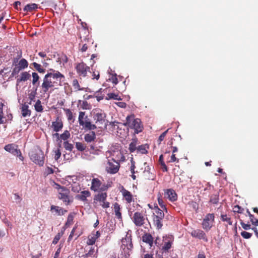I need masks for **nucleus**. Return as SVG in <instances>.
Segmentation results:
<instances>
[{"mask_svg":"<svg viewBox=\"0 0 258 258\" xmlns=\"http://www.w3.org/2000/svg\"><path fill=\"white\" fill-rule=\"evenodd\" d=\"M50 72L46 74L43 79V83L40 87L43 94L47 93L49 89L56 87V81H52V79L57 80L61 77L60 73L53 69L50 70Z\"/></svg>","mask_w":258,"mask_h":258,"instance_id":"nucleus-1","label":"nucleus"},{"mask_svg":"<svg viewBox=\"0 0 258 258\" xmlns=\"http://www.w3.org/2000/svg\"><path fill=\"white\" fill-rule=\"evenodd\" d=\"M117 156L118 158H116V161L114 159L108 160L105 167V170L108 173L113 174L116 173L120 168V161H124L125 157L120 152H117Z\"/></svg>","mask_w":258,"mask_h":258,"instance_id":"nucleus-2","label":"nucleus"},{"mask_svg":"<svg viewBox=\"0 0 258 258\" xmlns=\"http://www.w3.org/2000/svg\"><path fill=\"white\" fill-rule=\"evenodd\" d=\"M149 206L154 211L153 215V225L157 229H161L165 216L163 211L159 209L157 204H154L153 208L151 207L150 205H149Z\"/></svg>","mask_w":258,"mask_h":258,"instance_id":"nucleus-3","label":"nucleus"},{"mask_svg":"<svg viewBox=\"0 0 258 258\" xmlns=\"http://www.w3.org/2000/svg\"><path fill=\"white\" fill-rule=\"evenodd\" d=\"M125 125L130 128L134 129L135 133L138 134L142 132L143 125L139 118H135L134 115H128L126 117Z\"/></svg>","mask_w":258,"mask_h":258,"instance_id":"nucleus-4","label":"nucleus"},{"mask_svg":"<svg viewBox=\"0 0 258 258\" xmlns=\"http://www.w3.org/2000/svg\"><path fill=\"white\" fill-rule=\"evenodd\" d=\"M107 194L106 192H99L94 196L93 205L95 208L101 206L103 209H107L110 207V203L107 201Z\"/></svg>","mask_w":258,"mask_h":258,"instance_id":"nucleus-5","label":"nucleus"},{"mask_svg":"<svg viewBox=\"0 0 258 258\" xmlns=\"http://www.w3.org/2000/svg\"><path fill=\"white\" fill-rule=\"evenodd\" d=\"M85 112L80 111L79 112L78 121L79 124L83 126L85 130L92 131L96 129V126L91 123L87 116H85Z\"/></svg>","mask_w":258,"mask_h":258,"instance_id":"nucleus-6","label":"nucleus"},{"mask_svg":"<svg viewBox=\"0 0 258 258\" xmlns=\"http://www.w3.org/2000/svg\"><path fill=\"white\" fill-rule=\"evenodd\" d=\"M109 187L110 185L102 183L98 178H93L91 180L90 189L92 191L102 192L107 190Z\"/></svg>","mask_w":258,"mask_h":258,"instance_id":"nucleus-7","label":"nucleus"},{"mask_svg":"<svg viewBox=\"0 0 258 258\" xmlns=\"http://www.w3.org/2000/svg\"><path fill=\"white\" fill-rule=\"evenodd\" d=\"M30 159L35 164H38L40 166H42L44 165V153L43 152L39 149L32 151L29 154Z\"/></svg>","mask_w":258,"mask_h":258,"instance_id":"nucleus-8","label":"nucleus"},{"mask_svg":"<svg viewBox=\"0 0 258 258\" xmlns=\"http://www.w3.org/2000/svg\"><path fill=\"white\" fill-rule=\"evenodd\" d=\"M134 224L138 227L143 226L146 221H148L147 215L142 212H136L132 218Z\"/></svg>","mask_w":258,"mask_h":258,"instance_id":"nucleus-9","label":"nucleus"},{"mask_svg":"<svg viewBox=\"0 0 258 258\" xmlns=\"http://www.w3.org/2000/svg\"><path fill=\"white\" fill-rule=\"evenodd\" d=\"M215 222V215L214 214H207L203 219L202 225L203 228L207 231L210 230Z\"/></svg>","mask_w":258,"mask_h":258,"instance_id":"nucleus-10","label":"nucleus"},{"mask_svg":"<svg viewBox=\"0 0 258 258\" xmlns=\"http://www.w3.org/2000/svg\"><path fill=\"white\" fill-rule=\"evenodd\" d=\"M106 117V114L101 111L94 114L93 119L95 123L94 124L96 126V127L98 126L99 128H102V125L105 124Z\"/></svg>","mask_w":258,"mask_h":258,"instance_id":"nucleus-11","label":"nucleus"},{"mask_svg":"<svg viewBox=\"0 0 258 258\" xmlns=\"http://www.w3.org/2000/svg\"><path fill=\"white\" fill-rule=\"evenodd\" d=\"M75 69L77 74L83 77L87 76L88 72H90V67L87 66L84 62H81L76 64Z\"/></svg>","mask_w":258,"mask_h":258,"instance_id":"nucleus-12","label":"nucleus"},{"mask_svg":"<svg viewBox=\"0 0 258 258\" xmlns=\"http://www.w3.org/2000/svg\"><path fill=\"white\" fill-rule=\"evenodd\" d=\"M70 190L67 187H62L58 191V198L63 201L66 205H69L71 201L70 200Z\"/></svg>","mask_w":258,"mask_h":258,"instance_id":"nucleus-13","label":"nucleus"},{"mask_svg":"<svg viewBox=\"0 0 258 258\" xmlns=\"http://www.w3.org/2000/svg\"><path fill=\"white\" fill-rule=\"evenodd\" d=\"M5 150L14 155L20 156L22 157L21 160H23V157L21 156V152L19 149H17V146L14 144H10L5 146Z\"/></svg>","mask_w":258,"mask_h":258,"instance_id":"nucleus-14","label":"nucleus"},{"mask_svg":"<svg viewBox=\"0 0 258 258\" xmlns=\"http://www.w3.org/2000/svg\"><path fill=\"white\" fill-rule=\"evenodd\" d=\"M63 126V123L62 119L59 117H57L55 120L52 122L50 127L53 132H58L61 130Z\"/></svg>","mask_w":258,"mask_h":258,"instance_id":"nucleus-15","label":"nucleus"},{"mask_svg":"<svg viewBox=\"0 0 258 258\" xmlns=\"http://www.w3.org/2000/svg\"><path fill=\"white\" fill-rule=\"evenodd\" d=\"M93 44L92 40L88 37V36L85 38L83 40H81V42L79 43V48L81 47L80 50L83 52L87 50L89 46Z\"/></svg>","mask_w":258,"mask_h":258,"instance_id":"nucleus-16","label":"nucleus"},{"mask_svg":"<svg viewBox=\"0 0 258 258\" xmlns=\"http://www.w3.org/2000/svg\"><path fill=\"white\" fill-rule=\"evenodd\" d=\"M121 242L122 246H124L123 249H125V247H126L127 251V252L129 253L130 251L133 248V244L132 241L131 235H126L125 237L123 238L121 240Z\"/></svg>","mask_w":258,"mask_h":258,"instance_id":"nucleus-17","label":"nucleus"},{"mask_svg":"<svg viewBox=\"0 0 258 258\" xmlns=\"http://www.w3.org/2000/svg\"><path fill=\"white\" fill-rule=\"evenodd\" d=\"M190 235L195 238H197L199 239H203L205 241H208V238L206 236L205 233L201 229H196L192 230L190 232Z\"/></svg>","mask_w":258,"mask_h":258,"instance_id":"nucleus-18","label":"nucleus"},{"mask_svg":"<svg viewBox=\"0 0 258 258\" xmlns=\"http://www.w3.org/2000/svg\"><path fill=\"white\" fill-rule=\"evenodd\" d=\"M120 192L127 203H131L134 200V198L131 192L126 190L123 186L121 187Z\"/></svg>","mask_w":258,"mask_h":258,"instance_id":"nucleus-19","label":"nucleus"},{"mask_svg":"<svg viewBox=\"0 0 258 258\" xmlns=\"http://www.w3.org/2000/svg\"><path fill=\"white\" fill-rule=\"evenodd\" d=\"M165 197L171 202L176 201L177 199V195L173 189H167L165 191Z\"/></svg>","mask_w":258,"mask_h":258,"instance_id":"nucleus-20","label":"nucleus"},{"mask_svg":"<svg viewBox=\"0 0 258 258\" xmlns=\"http://www.w3.org/2000/svg\"><path fill=\"white\" fill-rule=\"evenodd\" d=\"M50 211L51 213H55V215L57 216H62L66 213L68 211L59 206L51 205L50 206Z\"/></svg>","mask_w":258,"mask_h":258,"instance_id":"nucleus-21","label":"nucleus"},{"mask_svg":"<svg viewBox=\"0 0 258 258\" xmlns=\"http://www.w3.org/2000/svg\"><path fill=\"white\" fill-rule=\"evenodd\" d=\"M113 208L116 218L119 220H122V217L120 205L118 203H114L113 204Z\"/></svg>","mask_w":258,"mask_h":258,"instance_id":"nucleus-22","label":"nucleus"},{"mask_svg":"<svg viewBox=\"0 0 258 258\" xmlns=\"http://www.w3.org/2000/svg\"><path fill=\"white\" fill-rule=\"evenodd\" d=\"M142 240L143 242L148 244L150 247L153 246L154 238L151 234L149 233L144 234L142 236Z\"/></svg>","mask_w":258,"mask_h":258,"instance_id":"nucleus-23","label":"nucleus"},{"mask_svg":"<svg viewBox=\"0 0 258 258\" xmlns=\"http://www.w3.org/2000/svg\"><path fill=\"white\" fill-rule=\"evenodd\" d=\"M96 134L95 132L91 131L84 136L85 141L87 143H93L96 139Z\"/></svg>","mask_w":258,"mask_h":258,"instance_id":"nucleus-24","label":"nucleus"},{"mask_svg":"<svg viewBox=\"0 0 258 258\" xmlns=\"http://www.w3.org/2000/svg\"><path fill=\"white\" fill-rule=\"evenodd\" d=\"M100 236V233L99 231L95 232V234H92L91 235L88 236V239L87 241L88 245H93L95 243V241L97 238Z\"/></svg>","mask_w":258,"mask_h":258,"instance_id":"nucleus-25","label":"nucleus"},{"mask_svg":"<svg viewBox=\"0 0 258 258\" xmlns=\"http://www.w3.org/2000/svg\"><path fill=\"white\" fill-rule=\"evenodd\" d=\"M90 196L91 193L89 190H83L80 194L76 196V198L80 201L85 202L87 201V198Z\"/></svg>","mask_w":258,"mask_h":258,"instance_id":"nucleus-26","label":"nucleus"},{"mask_svg":"<svg viewBox=\"0 0 258 258\" xmlns=\"http://www.w3.org/2000/svg\"><path fill=\"white\" fill-rule=\"evenodd\" d=\"M21 110L22 116L25 117L31 115V111L29 109V106L26 103L22 104Z\"/></svg>","mask_w":258,"mask_h":258,"instance_id":"nucleus-27","label":"nucleus"},{"mask_svg":"<svg viewBox=\"0 0 258 258\" xmlns=\"http://www.w3.org/2000/svg\"><path fill=\"white\" fill-rule=\"evenodd\" d=\"M30 77L31 75L28 72H23L21 74L20 78H18L17 81L18 83L26 81L30 79Z\"/></svg>","mask_w":258,"mask_h":258,"instance_id":"nucleus-28","label":"nucleus"},{"mask_svg":"<svg viewBox=\"0 0 258 258\" xmlns=\"http://www.w3.org/2000/svg\"><path fill=\"white\" fill-rule=\"evenodd\" d=\"M38 8L37 5L36 4H28L23 9V11L25 12H31Z\"/></svg>","mask_w":258,"mask_h":258,"instance_id":"nucleus-29","label":"nucleus"},{"mask_svg":"<svg viewBox=\"0 0 258 258\" xmlns=\"http://www.w3.org/2000/svg\"><path fill=\"white\" fill-rule=\"evenodd\" d=\"M75 214H76L75 213H70L69 214L68 218H67V222H66L65 225H64L65 227H68L70 225H71V224H73L74 216H75Z\"/></svg>","mask_w":258,"mask_h":258,"instance_id":"nucleus-30","label":"nucleus"},{"mask_svg":"<svg viewBox=\"0 0 258 258\" xmlns=\"http://www.w3.org/2000/svg\"><path fill=\"white\" fill-rule=\"evenodd\" d=\"M131 166L130 167V171L132 173L131 177L133 180H135L136 179V176L135 175V173L137 171H135L136 166H135V161L133 160V158L131 160Z\"/></svg>","mask_w":258,"mask_h":258,"instance_id":"nucleus-31","label":"nucleus"},{"mask_svg":"<svg viewBox=\"0 0 258 258\" xmlns=\"http://www.w3.org/2000/svg\"><path fill=\"white\" fill-rule=\"evenodd\" d=\"M16 64L22 70H24L28 67V62L26 59L22 58L18 62V63Z\"/></svg>","mask_w":258,"mask_h":258,"instance_id":"nucleus-32","label":"nucleus"},{"mask_svg":"<svg viewBox=\"0 0 258 258\" xmlns=\"http://www.w3.org/2000/svg\"><path fill=\"white\" fill-rule=\"evenodd\" d=\"M219 193L213 194L210 197V202L213 204H217L219 202Z\"/></svg>","mask_w":258,"mask_h":258,"instance_id":"nucleus-33","label":"nucleus"},{"mask_svg":"<svg viewBox=\"0 0 258 258\" xmlns=\"http://www.w3.org/2000/svg\"><path fill=\"white\" fill-rule=\"evenodd\" d=\"M172 242L170 240L165 241L164 244L162 247V250L164 252H168L171 248Z\"/></svg>","mask_w":258,"mask_h":258,"instance_id":"nucleus-34","label":"nucleus"},{"mask_svg":"<svg viewBox=\"0 0 258 258\" xmlns=\"http://www.w3.org/2000/svg\"><path fill=\"white\" fill-rule=\"evenodd\" d=\"M35 110L38 112H42L43 110V107L41 104V102L40 100H37L35 104L34 105Z\"/></svg>","mask_w":258,"mask_h":258,"instance_id":"nucleus-35","label":"nucleus"},{"mask_svg":"<svg viewBox=\"0 0 258 258\" xmlns=\"http://www.w3.org/2000/svg\"><path fill=\"white\" fill-rule=\"evenodd\" d=\"M137 143V140L136 139H134L130 144L128 149L131 153H133L134 151H135L136 150H137L138 147H136Z\"/></svg>","mask_w":258,"mask_h":258,"instance_id":"nucleus-36","label":"nucleus"},{"mask_svg":"<svg viewBox=\"0 0 258 258\" xmlns=\"http://www.w3.org/2000/svg\"><path fill=\"white\" fill-rule=\"evenodd\" d=\"M63 110L65 112L68 120L69 121L73 120V121L74 120V119L72 111L70 109L68 108H63Z\"/></svg>","mask_w":258,"mask_h":258,"instance_id":"nucleus-37","label":"nucleus"},{"mask_svg":"<svg viewBox=\"0 0 258 258\" xmlns=\"http://www.w3.org/2000/svg\"><path fill=\"white\" fill-rule=\"evenodd\" d=\"M64 230H65V227L63 228V230H62L60 232L58 233L55 236V237L53 238V241H52V243L53 244H56L58 242V241L60 239V237L64 234Z\"/></svg>","mask_w":258,"mask_h":258,"instance_id":"nucleus-38","label":"nucleus"},{"mask_svg":"<svg viewBox=\"0 0 258 258\" xmlns=\"http://www.w3.org/2000/svg\"><path fill=\"white\" fill-rule=\"evenodd\" d=\"M72 85L75 91H80L83 90V88H81L80 87V86L77 79H75L73 80L72 82Z\"/></svg>","mask_w":258,"mask_h":258,"instance_id":"nucleus-39","label":"nucleus"},{"mask_svg":"<svg viewBox=\"0 0 258 258\" xmlns=\"http://www.w3.org/2000/svg\"><path fill=\"white\" fill-rule=\"evenodd\" d=\"M76 148L78 151H84L86 150V146L85 144L81 142H76Z\"/></svg>","mask_w":258,"mask_h":258,"instance_id":"nucleus-40","label":"nucleus"},{"mask_svg":"<svg viewBox=\"0 0 258 258\" xmlns=\"http://www.w3.org/2000/svg\"><path fill=\"white\" fill-rule=\"evenodd\" d=\"M220 217L222 221L227 222V223L230 225H232V221H231V218L226 214H222Z\"/></svg>","mask_w":258,"mask_h":258,"instance_id":"nucleus-41","label":"nucleus"},{"mask_svg":"<svg viewBox=\"0 0 258 258\" xmlns=\"http://www.w3.org/2000/svg\"><path fill=\"white\" fill-rule=\"evenodd\" d=\"M32 64L39 73H44L45 72V69H43L40 64H38L37 62H33Z\"/></svg>","mask_w":258,"mask_h":258,"instance_id":"nucleus-42","label":"nucleus"},{"mask_svg":"<svg viewBox=\"0 0 258 258\" xmlns=\"http://www.w3.org/2000/svg\"><path fill=\"white\" fill-rule=\"evenodd\" d=\"M158 202L161 208H162L163 210H165L166 212H167V209L164 204V202L162 199V196L160 194L158 195Z\"/></svg>","mask_w":258,"mask_h":258,"instance_id":"nucleus-43","label":"nucleus"},{"mask_svg":"<svg viewBox=\"0 0 258 258\" xmlns=\"http://www.w3.org/2000/svg\"><path fill=\"white\" fill-rule=\"evenodd\" d=\"M95 251V248L94 247H91L90 249H89L88 253L84 254V256H86V257H88V256H91L93 255V257L96 258L97 257V254L96 253L94 254V252Z\"/></svg>","mask_w":258,"mask_h":258,"instance_id":"nucleus-44","label":"nucleus"},{"mask_svg":"<svg viewBox=\"0 0 258 258\" xmlns=\"http://www.w3.org/2000/svg\"><path fill=\"white\" fill-rule=\"evenodd\" d=\"M70 136L69 131L66 130L60 135V139L63 141H66L70 137Z\"/></svg>","mask_w":258,"mask_h":258,"instance_id":"nucleus-45","label":"nucleus"},{"mask_svg":"<svg viewBox=\"0 0 258 258\" xmlns=\"http://www.w3.org/2000/svg\"><path fill=\"white\" fill-rule=\"evenodd\" d=\"M138 152L142 153V154H147L148 153V151L146 149V147L145 145H142L138 147L137 148Z\"/></svg>","mask_w":258,"mask_h":258,"instance_id":"nucleus-46","label":"nucleus"},{"mask_svg":"<svg viewBox=\"0 0 258 258\" xmlns=\"http://www.w3.org/2000/svg\"><path fill=\"white\" fill-rule=\"evenodd\" d=\"M36 91L37 89H36L34 91H32L28 94V98L30 100V102H29V104H31L32 101L34 100L36 95Z\"/></svg>","mask_w":258,"mask_h":258,"instance_id":"nucleus-47","label":"nucleus"},{"mask_svg":"<svg viewBox=\"0 0 258 258\" xmlns=\"http://www.w3.org/2000/svg\"><path fill=\"white\" fill-rule=\"evenodd\" d=\"M32 76L33 78L32 83L33 85H35L36 83L38 82L39 76H38V74L35 72L32 73Z\"/></svg>","mask_w":258,"mask_h":258,"instance_id":"nucleus-48","label":"nucleus"},{"mask_svg":"<svg viewBox=\"0 0 258 258\" xmlns=\"http://www.w3.org/2000/svg\"><path fill=\"white\" fill-rule=\"evenodd\" d=\"M64 148L66 150L71 151L74 148L73 145L72 144L69 143L68 141H64L63 143Z\"/></svg>","mask_w":258,"mask_h":258,"instance_id":"nucleus-49","label":"nucleus"},{"mask_svg":"<svg viewBox=\"0 0 258 258\" xmlns=\"http://www.w3.org/2000/svg\"><path fill=\"white\" fill-rule=\"evenodd\" d=\"M22 70L20 68H19L18 66L15 64V68L13 69L12 71L11 76L14 77L16 75H18L20 72Z\"/></svg>","mask_w":258,"mask_h":258,"instance_id":"nucleus-50","label":"nucleus"},{"mask_svg":"<svg viewBox=\"0 0 258 258\" xmlns=\"http://www.w3.org/2000/svg\"><path fill=\"white\" fill-rule=\"evenodd\" d=\"M107 96L108 97V99H113L114 100H120V98L118 96V95L115 94V93H108L107 94Z\"/></svg>","mask_w":258,"mask_h":258,"instance_id":"nucleus-51","label":"nucleus"},{"mask_svg":"<svg viewBox=\"0 0 258 258\" xmlns=\"http://www.w3.org/2000/svg\"><path fill=\"white\" fill-rule=\"evenodd\" d=\"M244 209L239 205L235 206L233 208V212L238 213H242Z\"/></svg>","mask_w":258,"mask_h":258,"instance_id":"nucleus-52","label":"nucleus"},{"mask_svg":"<svg viewBox=\"0 0 258 258\" xmlns=\"http://www.w3.org/2000/svg\"><path fill=\"white\" fill-rule=\"evenodd\" d=\"M61 77H59L57 80L52 79V81H56L57 84H56V86H58L61 85V83L63 81L64 79V76L63 75L60 73Z\"/></svg>","mask_w":258,"mask_h":258,"instance_id":"nucleus-53","label":"nucleus"},{"mask_svg":"<svg viewBox=\"0 0 258 258\" xmlns=\"http://www.w3.org/2000/svg\"><path fill=\"white\" fill-rule=\"evenodd\" d=\"M241 235L245 239H249L251 237L252 234L244 231L241 232Z\"/></svg>","mask_w":258,"mask_h":258,"instance_id":"nucleus-54","label":"nucleus"},{"mask_svg":"<svg viewBox=\"0 0 258 258\" xmlns=\"http://www.w3.org/2000/svg\"><path fill=\"white\" fill-rule=\"evenodd\" d=\"M240 224H241L242 227L244 229H245L246 230H249V229H250L251 228H250V225L244 223L242 220H240Z\"/></svg>","mask_w":258,"mask_h":258,"instance_id":"nucleus-55","label":"nucleus"},{"mask_svg":"<svg viewBox=\"0 0 258 258\" xmlns=\"http://www.w3.org/2000/svg\"><path fill=\"white\" fill-rule=\"evenodd\" d=\"M10 72L11 70L9 68H4L0 71V75H2L3 76H6V75Z\"/></svg>","mask_w":258,"mask_h":258,"instance_id":"nucleus-56","label":"nucleus"},{"mask_svg":"<svg viewBox=\"0 0 258 258\" xmlns=\"http://www.w3.org/2000/svg\"><path fill=\"white\" fill-rule=\"evenodd\" d=\"M168 130L169 129L167 130L159 136L158 139V141H159V144H160V143L164 140Z\"/></svg>","mask_w":258,"mask_h":258,"instance_id":"nucleus-57","label":"nucleus"},{"mask_svg":"<svg viewBox=\"0 0 258 258\" xmlns=\"http://www.w3.org/2000/svg\"><path fill=\"white\" fill-rule=\"evenodd\" d=\"M109 80L113 83L114 85H116L118 83V79L116 77V75H113L111 78Z\"/></svg>","mask_w":258,"mask_h":258,"instance_id":"nucleus-58","label":"nucleus"},{"mask_svg":"<svg viewBox=\"0 0 258 258\" xmlns=\"http://www.w3.org/2000/svg\"><path fill=\"white\" fill-rule=\"evenodd\" d=\"M77 228V225L76 224L75 226L73 228V229L72 230V231L69 236V238H68L69 241H71L72 240Z\"/></svg>","mask_w":258,"mask_h":258,"instance_id":"nucleus-59","label":"nucleus"},{"mask_svg":"<svg viewBox=\"0 0 258 258\" xmlns=\"http://www.w3.org/2000/svg\"><path fill=\"white\" fill-rule=\"evenodd\" d=\"M61 156V152L59 149H57L55 151V156L54 159L55 160H58V159Z\"/></svg>","mask_w":258,"mask_h":258,"instance_id":"nucleus-60","label":"nucleus"},{"mask_svg":"<svg viewBox=\"0 0 258 258\" xmlns=\"http://www.w3.org/2000/svg\"><path fill=\"white\" fill-rule=\"evenodd\" d=\"M179 162V159L175 157V155L174 154L172 153V155L171 156L170 160L168 161V162Z\"/></svg>","mask_w":258,"mask_h":258,"instance_id":"nucleus-61","label":"nucleus"},{"mask_svg":"<svg viewBox=\"0 0 258 258\" xmlns=\"http://www.w3.org/2000/svg\"><path fill=\"white\" fill-rule=\"evenodd\" d=\"M160 165L161 166V169L163 172H167L168 171V168L165 162H162V163L160 164Z\"/></svg>","mask_w":258,"mask_h":258,"instance_id":"nucleus-62","label":"nucleus"},{"mask_svg":"<svg viewBox=\"0 0 258 258\" xmlns=\"http://www.w3.org/2000/svg\"><path fill=\"white\" fill-rule=\"evenodd\" d=\"M60 59L62 60L63 63H67L68 60V57L66 55H62L60 58Z\"/></svg>","mask_w":258,"mask_h":258,"instance_id":"nucleus-63","label":"nucleus"},{"mask_svg":"<svg viewBox=\"0 0 258 258\" xmlns=\"http://www.w3.org/2000/svg\"><path fill=\"white\" fill-rule=\"evenodd\" d=\"M72 190L74 192H79V189L78 188V186L76 185H73L72 186Z\"/></svg>","mask_w":258,"mask_h":258,"instance_id":"nucleus-64","label":"nucleus"}]
</instances>
